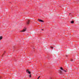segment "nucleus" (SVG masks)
I'll return each instance as SVG.
<instances>
[{
  "instance_id": "1",
  "label": "nucleus",
  "mask_w": 79,
  "mask_h": 79,
  "mask_svg": "<svg viewBox=\"0 0 79 79\" xmlns=\"http://www.w3.org/2000/svg\"><path fill=\"white\" fill-rule=\"evenodd\" d=\"M26 71L27 73H28V74H31V72L29 71L28 70H27Z\"/></svg>"
},
{
  "instance_id": "2",
  "label": "nucleus",
  "mask_w": 79,
  "mask_h": 79,
  "mask_svg": "<svg viewBox=\"0 0 79 79\" xmlns=\"http://www.w3.org/2000/svg\"><path fill=\"white\" fill-rule=\"evenodd\" d=\"M38 21H40V22H42V23H43V22H44V21L42 20H40V19H38Z\"/></svg>"
},
{
  "instance_id": "3",
  "label": "nucleus",
  "mask_w": 79,
  "mask_h": 79,
  "mask_svg": "<svg viewBox=\"0 0 79 79\" xmlns=\"http://www.w3.org/2000/svg\"><path fill=\"white\" fill-rule=\"evenodd\" d=\"M26 28H25L23 30L21 31V32H25V31H26Z\"/></svg>"
},
{
  "instance_id": "4",
  "label": "nucleus",
  "mask_w": 79,
  "mask_h": 79,
  "mask_svg": "<svg viewBox=\"0 0 79 79\" xmlns=\"http://www.w3.org/2000/svg\"><path fill=\"white\" fill-rule=\"evenodd\" d=\"M29 22H30V21L28 20L27 22V24H29Z\"/></svg>"
},
{
  "instance_id": "5",
  "label": "nucleus",
  "mask_w": 79,
  "mask_h": 79,
  "mask_svg": "<svg viewBox=\"0 0 79 79\" xmlns=\"http://www.w3.org/2000/svg\"><path fill=\"white\" fill-rule=\"evenodd\" d=\"M71 24H73V23H74V21H71Z\"/></svg>"
},
{
  "instance_id": "6",
  "label": "nucleus",
  "mask_w": 79,
  "mask_h": 79,
  "mask_svg": "<svg viewBox=\"0 0 79 79\" xmlns=\"http://www.w3.org/2000/svg\"><path fill=\"white\" fill-rule=\"evenodd\" d=\"M2 36H0V40H2Z\"/></svg>"
},
{
  "instance_id": "7",
  "label": "nucleus",
  "mask_w": 79,
  "mask_h": 79,
  "mask_svg": "<svg viewBox=\"0 0 79 79\" xmlns=\"http://www.w3.org/2000/svg\"><path fill=\"white\" fill-rule=\"evenodd\" d=\"M60 69L61 70H62V71H64V70L63 69V68L62 67H60Z\"/></svg>"
},
{
  "instance_id": "8",
  "label": "nucleus",
  "mask_w": 79,
  "mask_h": 79,
  "mask_svg": "<svg viewBox=\"0 0 79 79\" xmlns=\"http://www.w3.org/2000/svg\"><path fill=\"white\" fill-rule=\"evenodd\" d=\"M60 73H61V74H62V73H63V72H62V71H61V70H60Z\"/></svg>"
},
{
  "instance_id": "9",
  "label": "nucleus",
  "mask_w": 79,
  "mask_h": 79,
  "mask_svg": "<svg viewBox=\"0 0 79 79\" xmlns=\"http://www.w3.org/2000/svg\"><path fill=\"white\" fill-rule=\"evenodd\" d=\"M29 77H31V75L30 74L29 75Z\"/></svg>"
},
{
  "instance_id": "10",
  "label": "nucleus",
  "mask_w": 79,
  "mask_h": 79,
  "mask_svg": "<svg viewBox=\"0 0 79 79\" xmlns=\"http://www.w3.org/2000/svg\"><path fill=\"white\" fill-rule=\"evenodd\" d=\"M71 61H73V59H71Z\"/></svg>"
},
{
  "instance_id": "11",
  "label": "nucleus",
  "mask_w": 79,
  "mask_h": 79,
  "mask_svg": "<svg viewBox=\"0 0 79 79\" xmlns=\"http://www.w3.org/2000/svg\"><path fill=\"white\" fill-rule=\"evenodd\" d=\"M51 48H52V49H53V47H51Z\"/></svg>"
},
{
  "instance_id": "12",
  "label": "nucleus",
  "mask_w": 79,
  "mask_h": 79,
  "mask_svg": "<svg viewBox=\"0 0 79 79\" xmlns=\"http://www.w3.org/2000/svg\"><path fill=\"white\" fill-rule=\"evenodd\" d=\"M40 76L38 78V79H39V78H40Z\"/></svg>"
},
{
  "instance_id": "13",
  "label": "nucleus",
  "mask_w": 79,
  "mask_h": 79,
  "mask_svg": "<svg viewBox=\"0 0 79 79\" xmlns=\"http://www.w3.org/2000/svg\"><path fill=\"white\" fill-rule=\"evenodd\" d=\"M64 72H66V70H64Z\"/></svg>"
},
{
  "instance_id": "14",
  "label": "nucleus",
  "mask_w": 79,
  "mask_h": 79,
  "mask_svg": "<svg viewBox=\"0 0 79 79\" xmlns=\"http://www.w3.org/2000/svg\"><path fill=\"white\" fill-rule=\"evenodd\" d=\"M66 57H67L68 56V55H66Z\"/></svg>"
},
{
  "instance_id": "15",
  "label": "nucleus",
  "mask_w": 79,
  "mask_h": 79,
  "mask_svg": "<svg viewBox=\"0 0 79 79\" xmlns=\"http://www.w3.org/2000/svg\"><path fill=\"white\" fill-rule=\"evenodd\" d=\"M42 31H43V29H42Z\"/></svg>"
},
{
  "instance_id": "16",
  "label": "nucleus",
  "mask_w": 79,
  "mask_h": 79,
  "mask_svg": "<svg viewBox=\"0 0 79 79\" xmlns=\"http://www.w3.org/2000/svg\"><path fill=\"white\" fill-rule=\"evenodd\" d=\"M50 79H52V78H50Z\"/></svg>"
}]
</instances>
